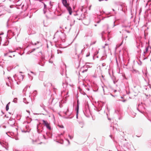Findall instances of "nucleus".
I'll return each mask as SVG.
<instances>
[{
    "label": "nucleus",
    "instance_id": "nucleus-1",
    "mask_svg": "<svg viewBox=\"0 0 151 151\" xmlns=\"http://www.w3.org/2000/svg\"><path fill=\"white\" fill-rule=\"evenodd\" d=\"M62 2L63 5L66 8L69 12V14L71 15L72 13V9L71 7L69 6V4L67 2V0H62Z\"/></svg>",
    "mask_w": 151,
    "mask_h": 151
},
{
    "label": "nucleus",
    "instance_id": "nucleus-2",
    "mask_svg": "<svg viewBox=\"0 0 151 151\" xmlns=\"http://www.w3.org/2000/svg\"><path fill=\"white\" fill-rule=\"evenodd\" d=\"M23 78V76L20 74L17 76L16 74L13 76V78L15 81H17L18 80L19 81H22Z\"/></svg>",
    "mask_w": 151,
    "mask_h": 151
},
{
    "label": "nucleus",
    "instance_id": "nucleus-3",
    "mask_svg": "<svg viewBox=\"0 0 151 151\" xmlns=\"http://www.w3.org/2000/svg\"><path fill=\"white\" fill-rule=\"evenodd\" d=\"M5 8L4 6H0V16L6 13L7 11Z\"/></svg>",
    "mask_w": 151,
    "mask_h": 151
},
{
    "label": "nucleus",
    "instance_id": "nucleus-4",
    "mask_svg": "<svg viewBox=\"0 0 151 151\" xmlns=\"http://www.w3.org/2000/svg\"><path fill=\"white\" fill-rule=\"evenodd\" d=\"M42 122L43 124L49 130H51V128L50 126V124L47 121L44 120H42Z\"/></svg>",
    "mask_w": 151,
    "mask_h": 151
},
{
    "label": "nucleus",
    "instance_id": "nucleus-5",
    "mask_svg": "<svg viewBox=\"0 0 151 151\" xmlns=\"http://www.w3.org/2000/svg\"><path fill=\"white\" fill-rule=\"evenodd\" d=\"M52 136V134L51 132H48L46 133V135H43V137L45 139H47L49 138H51Z\"/></svg>",
    "mask_w": 151,
    "mask_h": 151
},
{
    "label": "nucleus",
    "instance_id": "nucleus-6",
    "mask_svg": "<svg viewBox=\"0 0 151 151\" xmlns=\"http://www.w3.org/2000/svg\"><path fill=\"white\" fill-rule=\"evenodd\" d=\"M44 58L42 57L41 60L39 62V64L42 66H43L45 64V62L44 61Z\"/></svg>",
    "mask_w": 151,
    "mask_h": 151
},
{
    "label": "nucleus",
    "instance_id": "nucleus-7",
    "mask_svg": "<svg viewBox=\"0 0 151 151\" xmlns=\"http://www.w3.org/2000/svg\"><path fill=\"white\" fill-rule=\"evenodd\" d=\"M44 86L45 87H47L48 86H52V84L49 82H45L44 83Z\"/></svg>",
    "mask_w": 151,
    "mask_h": 151
},
{
    "label": "nucleus",
    "instance_id": "nucleus-8",
    "mask_svg": "<svg viewBox=\"0 0 151 151\" xmlns=\"http://www.w3.org/2000/svg\"><path fill=\"white\" fill-rule=\"evenodd\" d=\"M14 120H10L9 122V124L10 125V126L12 127H13L14 125Z\"/></svg>",
    "mask_w": 151,
    "mask_h": 151
},
{
    "label": "nucleus",
    "instance_id": "nucleus-9",
    "mask_svg": "<svg viewBox=\"0 0 151 151\" xmlns=\"http://www.w3.org/2000/svg\"><path fill=\"white\" fill-rule=\"evenodd\" d=\"M7 34L8 35H10L12 36H14V33L12 32L11 30H8L7 32Z\"/></svg>",
    "mask_w": 151,
    "mask_h": 151
},
{
    "label": "nucleus",
    "instance_id": "nucleus-10",
    "mask_svg": "<svg viewBox=\"0 0 151 151\" xmlns=\"http://www.w3.org/2000/svg\"><path fill=\"white\" fill-rule=\"evenodd\" d=\"M72 1L73 6H75L77 3V0H71Z\"/></svg>",
    "mask_w": 151,
    "mask_h": 151
},
{
    "label": "nucleus",
    "instance_id": "nucleus-11",
    "mask_svg": "<svg viewBox=\"0 0 151 151\" xmlns=\"http://www.w3.org/2000/svg\"><path fill=\"white\" fill-rule=\"evenodd\" d=\"M63 86L64 88H66L67 86V83H63Z\"/></svg>",
    "mask_w": 151,
    "mask_h": 151
},
{
    "label": "nucleus",
    "instance_id": "nucleus-12",
    "mask_svg": "<svg viewBox=\"0 0 151 151\" xmlns=\"http://www.w3.org/2000/svg\"><path fill=\"white\" fill-rule=\"evenodd\" d=\"M39 125H37V132L39 133H40V132H41L42 131V130H40V129H39Z\"/></svg>",
    "mask_w": 151,
    "mask_h": 151
},
{
    "label": "nucleus",
    "instance_id": "nucleus-13",
    "mask_svg": "<svg viewBox=\"0 0 151 151\" xmlns=\"http://www.w3.org/2000/svg\"><path fill=\"white\" fill-rule=\"evenodd\" d=\"M149 46L147 47L145 49V51H144V54H145L148 51V49H149Z\"/></svg>",
    "mask_w": 151,
    "mask_h": 151
},
{
    "label": "nucleus",
    "instance_id": "nucleus-14",
    "mask_svg": "<svg viewBox=\"0 0 151 151\" xmlns=\"http://www.w3.org/2000/svg\"><path fill=\"white\" fill-rule=\"evenodd\" d=\"M10 104V102H9L6 105V111H7L9 110V106Z\"/></svg>",
    "mask_w": 151,
    "mask_h": 151
},
{
    "label": "nucleus",
    "instance_id": "nucleus-15",
    "mask_svg": "<svg viewBox=\"0 0 151 151\" xmlns=\"http://www.w3.org/2000/svg\"><path fill=\"white\" fill-rule=\"evenodd\" d=\"M0 144L3 147H5L6 148V149L7 150H8V147H5V146L4 145V144L3 143H2L0 141Z\"/></svg>",
    "mask_w": 151,
    "mask_h": 151
},
{
    "label": "nucleus",
    "instance_id": "nucleus-16",
    "mask_svg": "<svg viewBox=\"0 0 151 151\" xmlns=\"http://www.w3.org/2000/svg\"><path fill=\"white\" fill-rule=\"evenodd\" d=\"M23 102L26 104H27L29 103L27 101V100L26 98H24Z\"/></svg>",
    "mask_w": 151,
    "mask_h": 151
},
{
    "label": "nucleus",
    "instance_id": "nucleus-17",
    "mask_svg": "<svg viewBox=\"0 0 151 151\" xmlns=\"http://www.w3.org/2000/svg\"><path fill=\"white\" fill-rule=\"evenodd\" d=\"M28 76L29 77V78L31 80H32V79H33V77L30 74H29L28 73Z\"/></svg>",
    "mask_w": 151,
    "mask_h": 151
},
{
    "label": "nucleus",
    "instance_id": "nucleus-18",
    "mask_svg": "<svg viewBox=\"0 0 151 151\" xmlns=\"http://www.w3.org/2000/svg\"><path fill=\"white\" fill-rule=\"evenodd\" d=\"M17 98H15L14 99L13 102L14 103H17Z\"/></svg>",
    "mask_w": 151,
    "mask_h": 151
},
{
    "label": "nucleus",
    "instance_id": "nucleus-19",
    "mask_svg": "<svg viewBox=\"0 0 151 151\" xmlns=\"http://www.w3.org/2000/svg\"><path fill=\"white\" fill-rule=\"evenodd\" d=\"M11 80H12V81H13V80L11 79V78L10 77H8L7 78V79L6 81H9V82H10V81Z\"/></svg>",
    "mask_w": 151,
    "mask_h": 151
},
{
    "label": "nucleus",
    "instance_id": "nucleus-20",
    "mask_svg": "<svg viewBox=\"0 0 151 151\" xmlns=\"http://www.w3.org/2000/svg\"><path fill=\"white\" fill-rule=\"evenodd\" d=\"M40 106H41V107H42L43 108V109L45 110V106L43 104H41L40 105Z\"/></svg>",
    "mask_w": 151,
    "mask_h": 151
},
{
    "label": "nucleus",
    "instance_id": "nucleus-21",
    "mask_svg": "<svg viewBox=\"0 0 151 151\" xmlns=\"http://www.w3.org/2000/svg\"><path fill=\"white\" fill-rule=\"evenodd\" d=\"M87 69H88V68H87V69H85V70H81V71L83 73L85 72H86L87 71Z\"/></svg>",
    "mask_w": 151,
    "mask_h": 151
},
{
    "label": "nucleus",
    "instance_id": "nucleus-22",
    "mask_svg": "<svg viewBox=\"0 0 151 151\" xmlns=\"http://www.w3.org/2000/svg\"><path fill=\"white\" fill-rule=\"evenodd\" d=\"M132 72L133 73H137L138 72V71L137 70H134V69H133L132 70Z\"/></svg>",
    "mask_w": 151,
    "mask_h": 151
},
{
    "label": "nucleus",
    "instance_id": "nucleus-23",
    "mask_svg": "<svg viewBox=\"0 0 151 151\" xmlns=\"http://www.w3.org/2000/svg\"><path fill=\"white\" fill-rule=\"evenodd\" d=\"M115 22L114 21V22L113 23V25L111 26L112 28H113L114 26H115Z\"/></svg>",
    "mask_w": 151,
    "mask_h": 151
},
{
    "label": "nucleus",
    "instance_id": "nucleus-24",
    "mask_svg": "<svg viewBox=\"0 0 151 151\" xmlns=\"http://www.w3.org/2000/svg\"><path fill=\"white\" fill-rule=\"evenodd\" d=\"M58 126L60 128H64V126L62 125H58Z\"/></svg>",
    "mask_w": 151,
    "mask_h": 151
},
{
    "label": "nucleus",
    "instance_id": "nucleus-25",
    "mask_svg": "<svg viewBox=\"0 0 151 151\" xmlns=\"http://www.w3.org/2000/svg\"><path fill=\"white\" fill-rule=\"evenodd\" d=\"M57 53L58 54H59V53H62V52L61 51H60V50H57Z\"/></svg>",
    "mask_w": 151,
    "mask_h": 151
},
{
    "label": "nucleus",
    "instance_id": "nucleus-26",
    "mask_svg": "<svg viewBox=\"0 0 151 151\" xmlns=\"http://www.w3.org/2000/svg\"><path fill=\"white\" fill-rule=\"evenodd\" d=\"M14 138L16 140H18L19 139V138L17 135L14 136Z\"/></svg>",
    "mask_w": 151,
    "mask_h": 151
},
{
    "label": "nucleus",
    "instance_id": "nucleus-27",
    "mask_svg": "<svg viewBox=\"0 0 151 151\" xmlns=\"http://www.w3.org/2000/svg\"><path fill=\"white\" fill-rule=\"evenodd\" d=\"M46 21H44L43 22V24L44 25V26L46 27L47 26V24H45V22H46Z\"/></svg>",
    "mask_w": 151,
    "mask_h": 151
},
{
    "label": "nucleus",
    "instance_id": "nucleus-28",
    "mask_svg": "<svg viewBox=\"0 0 151 151\" xmlns=\"http://www.w3.org/2000/svg\"><path fill=\"white\" fill-rule=\"evenodd\" d=\"M106 27L107 28V29H108L109 28V25L108 24H106Z\"/></svg>",
    "mask_w": 151,
    "mask_h": 151
},
{
    "label": "nucleus",
    "instance_id": "nucleus-29",
    "mask_svg": "<svg viewBox=\"0 0 151 151\" xmlns=\"http://www.w3.org/2000/svg\"><path fill=\"white\" fill-rule=\"evenodd\" d=\"M69 137L70 139H72L73 138V136H70V135H69Z\"/></svg>",
    "mask_w": 151,
    "mask_h": 151
},
{
    "label": "nucleus",
    "instance_id": "nucleus-30",
    "mask_svg": "<svg viewBox=\"0 0 151 151\" xmlns=\"http://www.w3.org/2000/svg\"><path fill=\"white\" fill-rule=\"evenodd\" d=\"M90 55V53L89 52H88V53L86 54V57H88Z\"/></svg>",
    "mask_w": 151,
    "mask_h": 151
},
{
    "label": "nucleus",
    "instance_id": "nucleus-31",
    "mask_svg": "<svg viewBox=\"0 0 151 151\" xmlns=\"http://www.w3.org/2000/svg\"><path fill=\"white\" fill-rule=\"evenodd\" d=\"M104 33H105V32H104V31H103V32H101V35H102V37H103V34H104Z\"/></svg>",
    "mask_w": 151,
    "mask_h": 151
},
{
    "label": "nucleus",
    "instance_id": "nucleus-32",
    "mask_svg": "<svg viewBox=\"0 0 151 151\" xmlns=\"http://www.w3.org/2000/svg\"><path fill=\"white\" fill-rule=\"evenodd\" d=\"M39 43V42H37V43H32V44L33 45H36L37 43Z\"/></svg>",
    "mask_w": 151,
    "mask_h": 151
},
{
    "label": "nucleus",
    "instance_id": "nucleus-33",
    "mask_svg": "<svg viewBox=\"0 0 151 151\" xmlns=\"http://www.w3.org/2000/svg\"><path fill=\"white\" fill-rule=\"evenodd\" d=\"M37 92L36 91H35L33 92V94H37Z\"/></svg>",
    "mask_w": 151,
    "mask_h": 151
},
{
    "label": "nucleus",
    "instance_id": "nucleus-34",
    "mask_svg": "<svg viewBox=\"0 0 151 151\" xmlns=\"http://www.w3.org/2000/svg\"><path fill=\"white\" fill-rule=\"evenodd\" d=\"M106 65V64L105 63H103L102 64V67H103L105 66Z\"/></svg>",
    "mask_w": 151,
    "mask_h": 151
},
{
    "label": "nucleus",
    "instance_id": "nucleus-35",
    "mask_svg": "<svg viewBox=\"0 0 151 151\" xmlns=\"http://www.w3.org/2000/svg\"><path fill=\"white\" fill-rule=\"evenodd\" d=\"M30 73H32L33 75H36V73H34L32 71H31L30 72Z\"/></svg>",
    "mask_w": 151,
    "mask_h": 151
},
{
    "label": "nucleus",
    "instance_id": "nucleus-36",
    "mask_svg": "<svg viewBox=\"0 0 151 151\" xmlns=\"http://www.w3.org/2000/svg\"><path fill=\"white\" fill-rule=\"evenodd\" d=\"M118 4V3H117V2H115L114 3V4L115 5H117V4Z\"/></svg>",
    "mask_w": 151,
    "mask_h": 151
},
{
    "label": "nucleus",
    "instance_id": "nucleus-37",
    "mask_svg": "<svg viewBox=\"0 0 151 151\" xmlns=\"http://www.w3.org/2000/svg\"><path fill=\"white\" fill-rule=\"evenodd\" d=\"M44 8H46L47 6H46V5L44 3Z\"/></svg>",
    "mask_w": 151,
    "mask_h": 151
},
{
    "label": "nucleus",
    "instance_id": "nucleus-38",
    "mask_svg": "<svg viewBox=\"0 0 151 151\" xmlns=\"http://www.w3.org/2000/svg\"><path fill=\"white\" fill-rule=\"evenodd\" d=\"M63 135V134L61 133V134H59L58 135V136L59 137H60L61 135Z\"/></svg>",
    "mask_w": 151,
    "mask_h": 151
},
{
    "label": "nucleus",
    "instance_id": "nucleus-39",
    "mask_svg": "<svg viewBox=\"0 0 151 151\" xmlns=\"http://www.w3.org/2000/svg\"><path fill=\"white\" fill-rule=\"evenodd\" d=\"M91 5L90 6H89V10H90V9H91Z\"/></svg>",
    "mask_w": 151,
    "mask_h": 151
},
{
    "label": "nucleus",
    "instance_id": "nucleus-40",
    "mask_svg": "<svg viewBox=\"0 0 151 151\" xmlns=\"http://www.w3.org/2000/svg\"><path fill=\"white\" fill-rule=\"evenodd\" d=\"M35 49H32V52L34 51H35Z\"/></svg>",
    "mask_w": 151,
    "mask_h": 151
},
{
    "label": "nucleus",
    "instance_id": "nucleus-41",
    "mask_svg": "<svg viewBox=\"0 0 151 151\" xmlns=\"http://www.w3.org/2000/svg\"><path fill=\"white\" fill-rule=\"evenodd\" d=\"M49 63H52V62L50 60H49Z\"/></svg>",
    "mask_w": 151,
    "mask_h": 151
},
{
    "label": "nucleus",
    "instance_id": "nucleus-42",
    "mask_svg": "<svg viewBox=\"0 0 151 151\" xmlns=\"http://www.w3.org/2000/svg\"><path fill=\"white\" fill-rule=\"evenodd\" d=\"M7 44H4L3 45H5V46H6V45H7Z\"/></svg>",
    "mask_w": 151,
    "mask_h": 151
},
{
    "label": "nucleus",
    "instance_id": "nucleus-43",
    "mask_svg": "<svg viewBox=\"0 0 151 151\" xmlns=\"http://www.w3.org/2000/svg\"><path fill=\"white\" fill-rule=\"evenodd\" d=\"M105 46H108V44H105Z\"/></svg>",
    "mask_w": 151,
    "mask_h": 151
},
{
    "label": "nucleus",
    "instance_id": "nucleus-44",
    "mask_svg": "<svg viewBox=\"0 0 151 151\" xmlns=\"http://www.w3.org/2000/svg\"><path fill=\"white\" fill-rule=\"evenodd\" d=\"M7 70H8V71H9V70L8 69V68H7Z\"/></svg>",
    "mask_w": 151,
    "mask_h": 151
},
{
    "label": "nucleus",
    "instance_id": "nucleus-45",
    "mask_svg": "<svg viewBox=\"0 0 151 151\" xmlns=\"http://www.w3.org/2000/svg\"><path fill=\"white\" fill-rule=\"evenodd\" d=\"M125 101V100H124L122 101L123 102H124Z\"/></svg>",
    "mask_w": 151,
    "mask_h": 151
},
{
    "label": "nucleus",
    "instance_id": "nucleus-46",
    "mask_svg": "<svg viewBox=\"0 0 151 151\" xmlns=\"http://www.w3.org/2000/svg\"><path fill=\"white\" fill-rule=\"evenodd\" d=\"M112 10L114 11V9H112Z\"/></svg>",
    "mask_w": 151,
    "mask_h": 151
},
{
    "label": "nucleus",
    "instance_id": "nucleus-47",
    "mask_svg": "<svg viewBox=\"0 0 151 151\" xmlns=\"http://www.w3.org/2000/svg\"><path fill=\"white\" fill-rule=\"evenodd\" d=\"M68 140L69 143V141L68 140Z\"/></svg>",
    "mask_w": 151,
    "mask_h": 151
},
{
    "label": "nucleus",
    "instance_id": "nucleus-48",
    "mask_svg": "<svg viewBox=\"0 0 151 151\" xmlns=\"http://www.w3.org/2000/svg\"><path fill=\"white\" fill-rule=\"evenodd\" d=\"M83 95H85L86 93H84L83 94Z\"/></svg>",
    "mask_w": 151,
    "mask_h": 151
},
{
    "label": "nucleus",
    "instance_id": "nucleus-49",
    "mask_svg": "<svg viewBox=\"0 0 151 151\" xmlns=\"http://www.w3.org/2000/svg\"><path fill=\"white\" fill-rule=\"evenodd\" d=\"M99 1H101L102 0H99Z\"/></svg>",
    "mask_w": 151,
    "mask_h": 151
},
{
    "label": "nucleus",
    "instance_id": "nucleus-50",
    "mask_svg": "<svg viewBox=\"0 0 151 151\" xmlns=\"http://www.w3.org/2000/svg\"><path fill=\"white\" fill-rule=\"evenodd\" d=\"M83 127V125H82L81 126V127Z\"/></svg>",
    "mask_w": 151,
    "mask_h": 151
},
{
    "label": "nucleus",
    "instance_id": "nucleus-51",
    "mask_svg": "<svg viewBox=\"0 0 151 151\" xmlns=\"http://www.w3.org/2000/svg\"><path fill=\"white\" fill-rule=\"evenodd\" d=\"M3 74H4V71H3Z\"/></svg>",
    "mask_w": 151,
    "mask_h": 151
},
{
    "label": "nucleus",
    "instance_id": "nucleus-52",
    "mask_svg": "<svg viewBox=\"0 0 151 151\" xmlns=\"http://www.w3.org/2000/svg\"><path fill=\"white\" fill-rule=\"evenodd\" d=\"M97 111H99V110H97Z\"/></svg>",
    "mask_w": 151,
    "mask_h": 151
},
{
    "label": "nucleus",
    "instance_id": "nucleus-53",
    "mask_svg": "<svg viewBox=\"0 0 151 151\" xmlns=\"http://www.w3.org/2000/svg\"><path fill=\"white\" fill-rule=\"evenodd\" d=\"M95 42H93V44H95Z\"/></svg>",
    "mask_w": 151,
    "mask_h": 151
},
{
    "label": "nucleus",
    "instance_id": "nucleus-54",
    "mask_svg": "<svg viewBox=\"0 0 151 151\" xmlns=\"http://www.w3.org/2000/svg\"><path fill=\"white\" fill-rule=\"evenodd\" d=\"M103 48H105V46H103Z\"/></svg>",
    "mask_w": 151,
    "mask_h": 151
},
{
    "label": "nucleus",
    "instance_id": "nucleus-55",
    "mask_svg": "<svg viewBox=\"0 0 151 151\" xmlns=\"http://www.w3.org/2000/svg\"><path fill=\"white\" fill-rule=\"evenodd\" d=\"M95 26H96V25L95 24Z\"/></svg>",
    "mask_w": 151,
    "mask_h": 151
},
{
    "label": "nucleus",
    "instance_id": "nucleus-56",
    "mask_svg": "<svg viewBox=\"0 0 151 151\" xmlns=\"http://www.w3.org/2000/svg\"><path fill=\"white\" fill-rule=\"evenodd\" d=\"M77 117H78V116H77Z\"/></svg>",
    "mask_w": 151,
    "mask_h": 151
},
{
    "label": "nucleus",
    "instance_id": "nucleus-57",
    "mask_svg": "<svg viewBox=\"0 0 151 151\" xmlns=\"http://www.w3.org/2000/svg\"><path fill=\"white\" fill-rule=\"evenodd\" d=\"M45 12H44V13L45 14Z\"/></svg>",
    "mask_w": 151,
    "mask_h": 151
},
{
    "label": "nucleus",
    "instance_id": "nucleus-58",
    "mask_svg": "<svg viewBox=\"0 0 151 151\" xmlns=\"http://www.w3.org/2000/svg\"><path fill=\"white\" fill-rule=\"evenodd\" d=\"M111 135H110V137H111Z\"/></svg>",
    "mask_w": 151,
    "mask_h": 151
},
{
    "label": "nucleus",
    "instance_id": "nucleus-59",
    "mask_svg": "<svg viewBox=\"0 0 151 151\" xmlns=\"http://www.w3.org/2000/svg\"><path fill=\"white\" fill-rule=\"evenodd\" d=\"M122 10H123V9H122Z\"/></svg>",
    "mask_w": 151,
    "mask_h": 151
},
{
    "label": "nucleus",
    "instance_id": "nucleus-60",
    "mask_svg": "<svg viewBox=\"0 0 151 151\" xmlns=\"http://www.w3.org/2000/svg\"><path fill=\"white\" fill-rule=\"evenodd\" d=\"M85 67H86V68H87V66H85Z\"/></svg>",
    "mask_w": 151,
    "mask_h": 151
},
{
    "label": "nucleus",
    "instance_id": "nucleus-61",
    "mask_svg": "<svg viewBox=\"0 0 151 151\" xmlns=\"http://www.w3.org/2000/svg\"><path fill=\"white\" fill-rule=\"evenodd\" d=\"M109 151H112L109 150Z\"/></svg>",
    "mask_w": 151,
    "mask_h": 151
}]
</instances>
